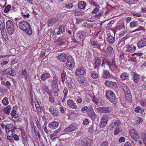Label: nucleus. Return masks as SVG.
I'll return each mask as SVG.
<instances>
[{"label":"nucleus","instance_id":"nucleus-1","mask_svg":"<svg viewBox=\"0 0 146 146\" xmlns=\"http://www.w3.org/2000/svg\"><path fill=\"white\" fill-rule=\"evenodd\" d=\"M19 28L25 31L27 34L31 35L32 33V30L29 23L27 21H22L19 23Z\"/></svg>","mask_w":146,"mask_h":146},{"label":"nucleus","instance_id":"nucleus-2","mask_svg":"<svg viewBox=\"0 0 146 146\" xmlns=\"http://www.w3.org/2000/svg\"><path fill=\"white\" fill-rule=\"evenodd\" d=\"M6 29L9 35H12L15 31V28L13 22L9 20L6 22Z\"/></svg>","mask_w":146,"mask_h":146},{"label":"nucleus","instance_id":"nucleus-3","mask_svg":"<svg viewBox=\"0 0 146 146\" xmlns=\"http://www.w3.org/2000/svg\"><path fill=\"white\" fill-rule=\"evenodd\" d=\"M107 98L113 104H115L116 98L114 93L111 91H107L106 92Z\"/></svg>","mask_w":146,"mask_h":146},{"label":"nucleus","instance_id":"nucleus-4","mask_svg":"<svg viewBox=\"0 0 146 146\" xmlns=\"http://www.w3.org/2000/svg\"><path fill=\"white\" fill-rule=\"evenodd\" d=\"M97 111L99 113H109L113 111V109L111 107H102L97 108Z\"/></svg>","mask_w":146,"mask_h":146},{"label":"nucleus","instance_id":"nucleus-5","mask_svg":"<svg viewBox=\"0 0 146 146\" xmlns=\"http://www.w3.org/2000/svg\"><path fill=\"white\" fill-rule=\"evenodd\" d=\"M78 126V125L75 123H71L65 128L64 130L66 132L72 131L77 128Z\"/></svg>","mask_w":146,"mask_h":146},{"label":"nucleus","instance_id":"nucleus-6","mask_svg":"<svg viewBox=\"0 0 146 146\" xmlns=\"http://www.w3.org/2000/svg\"><path fill=\"white\" fill-rule=\"evenodd\" d=\"M109 119H110V117L108 115L106 114L103 115L101 119L100 125L101 127H105Z\"/></svg>","mask_w":146,"mask_h":146},{"label":"nucleus","instance_id":"nucleus-7","mask_svg":"<svg viewBox=\"0 0 146 146\" xmlns=\"http://www.w3.org/2000/svg\"><path fill=\"white\" fill-rule=\"evenodd\" d=\"M66 61V66L67 67L70 68L74 67V60L72 57L70 56H69L67 57Z\"/></svg>","mask_w":146,"mask_h":146},{"label":"nucleus","instance_id":"nucleus-8","mask_svg":"<svg viewBox=\"0 0 146 146\" xmlns=\"http://www.w3.org/2000/svg\"><path fill=\"white\" fill-rule=\"evenodd\" d=\"M83 37V35L81 31H78L76 34V36L73 39V41L75 43H78L80 42L81 39Z\"/></svg>","mask_w":146,"mask_h":146},{"label":"nucleus","instance_id":"nucleus-9","mask_svg":"<svg viewBox=\"0 0 146 146\" xmlns=\"http://www.w3.org/2000/svg\"><path fill=\"white\" fill-rule=\"evenodd\" d=\"M58 80V76L55 75L53 76L52 79H49L48 80V83L51 85L52 87H53L57 84Z\"/></svg>","mask_w":146,"mask_h":146},{"label":"nucleus","instance_id":"nucleus-10","mask_svg":"<svg viewBox=\"0 0 146 146\" xmlns=\"http://www.w3.org/2000/svg\"><path fill=\"white\" fill-rule=\"evenodd\" d=\"M123 28H125L124 23L123 19H121L117 22L115 29L116 31H119Z\"/></svg>","mask_w":146,"mask_h":146},{"label":"nucleus","instance_id":"nucleus-11","mask_svg":"<svg viewBox=\"0 0 146 146\" xmlns=\"http://www.w3.org/2000/svg\"><path fill=\"white\" fill-rule=\"evenodd\" d=\"M87 114L92 120L96 119V115L92 108H90L87 110Z\"/></svg>","mask_w":146,"mask_h":146},{"label":"nucleus","instance_id":"nucleus-12","mask_svg":"<svg viewBox=\"0 0 146 146\" xmlns=\"http://www.w3.org/2000/svg\"><path fill=\"white\" fill-rule=\"evenodd\" d=\"M130 135L132 138L135 140H137L139 138L137 132L134 129H131L129 131Z\"/></svg>","mask_w":146,"mask_h":146},{"label":"nucleus","instance_id":"nucleus-13","mask_svg":"<svg viewBox=\"0 0 146 146\" xmlns=\"http://www.w3.org/2000/svg\"><path fill=\"white\" fill-rule=\"evenodd\" d=\"M121 123V121L117 119L112 121V123L109 125V127H111L112 128H116L119 126Z\"/></svg>","mask_w":146,"mask_h":146},{"label":"nucleus","instance_id":"nucleus-14","mask_svg":"<svg viewBox=\"0 0 146 146\" xmlns=\"http://www.w3.org/2000/svg\"><path fill=\"white\" fill-rule=\"evenodd\" d=\"M107 41L109 44H113L115 41V37L114 36L110 33H108L107 35Z\"/></svg>","mask_w":146,"mask_h":146},{"label":"nucleus","instance_id":"nucleus-15","mask_svg":"<svg viewBox=\"0 0 146 146\" xmlns=\"http://www.w3.org/2000/svg\"><path fill=\"white\" fill-rule=\"evenodd\" d=\"M15 129V127L11 124H8L5 127V130L6 133H9L10 131H11L12 133L13 132Z\"/></svg>","mask_w":146,"mask_h":146},{"label":"nucleus","instance_id":"nucleus-16","mask_svg":"<svg viewBox=\"0 0 146 146\" xmlns=\"http://www.w3.org/2000/svg\"><path fill=\"white\" fill-rule=\"evenodd\" d=\"M105 84L109 87L116 88L117 87L116 83L114 81L106 80L105 82Z\"/></svg>","mask_w":146,"mask_h":146},{"label":"nucleus","instance_id":"nucleus-17","mask_svg":"<svg viewBox=\"0 0 146 146\" xmlns=\"http://www.w3.org/2000/svg\"><path fill=\"white\" fill-rule=\"evenodd\" d=\"M67 104L70 108L72 109H76L77 106L72 100L69 99L67 101Z\"/></svg>","mask_w":146,"mask_h":146},{"label":"nucleus","instance_id":"nucleus-18","mask_svg":"<svg viewBox=\"0 0 146 146\" xmlns=\"http://www.w3.org/2000/svg\"><path fill=\"white\" fill-rule=\"evenodd\" d=\"M102 77L104 78L110 79L113 78V76L110 74L109 72L107 70H104Z\"/></svg>","mask_w":146,"mask_h":146},{"label":"nucleus","instance_id":"nucleus-19","mask_svg":"<svg viewBox=\"0 0 146 146\" xmlns=\"http://www.w3.org/2000/svg\"><path fill=\"white\" fill-rule=\"evenodd\" d=\"M146 46V38H143L139 41L137 44L139 48H142Z\"/></svg>","mask_w":146,"mask_h":146},{"label":"nucleus","instance_id":"nucleus-20","mask_svg":"<svg viewBox=\"0 0 146 146\" xmlns=\"http://www.w3.org/2000/svg\"><path fill=\"white\" fill-rule=\"evenodd\" d=\"M58 123L56 121H53L48 124V127L50 129H56L58 125Z\"/></svg>","mask_w":146,"mask_h":146},{"label":"nucleus","instance_id":"nucleus-21","mask_svg":"<svg viewBox=\"0 0 146 146\" xmlns=\"http://www.w3.org/2000/svg\"><path fill=\"white\" fill-rule=\"evenodd\" d=\"M132 74V79L135 83H138L140 80V75L134 72H133Z\"/></svg>","mask_w":146,"mask_h":146},{"label":"nucleus","instance_id":"nucleus-22","mask_svg":"<svg viewBox=\"0 0 146 146\" xmlns=\"http://www.w3.org/2000/svg\"><path fill=\"white\" fill-rule=\"evenodd\" d=\"M126 49L125 51L126 52H132L134 51L136 48L135 46L132 47L130 45H127L125 47Z\"/></svg>","mask_w":146,"mask_h":146},{"label":"nucleus","instance_id":"nucleus-23","mask_svg":"<svg viewBox=\"0 0 146 146\" xmlns=\"http://www.w3.org/2000/svg\"><path fill=\"white\" fill-rule=\"evenodd\" d=\"M57 58L60 61L64 62L66 60L67 56L66 54L63 52L58 55L57 56Z\"/></svg>","mask_w":146,"mask_h":146},{"label":"nucleus","instance_id":"nucleus-24","mask_svg":"<svg viewBox=\"0 0 146 146\" xmlns=\"http://www.w3.org/2000/svg\"><path fill=\"white\" fill-rule=\"evenodd\" d=\"M49 111L53 116L57 117L58 116V113L56 108L51 106L49 109Z\"/></svg>","mask_w":146,"mask_h":146},{"label":"nucleus","instance_id":"nucleus-25","mask_svg":"<svg viewBox=\"0 0 146 146\" xmlns=\"http://www.w3.org/2000/svg\"><path fill=\"white\" fill-rule=\"evenodd\" d=\"M16 111L13 110L10 113L11 115L13 117L12 118V119L14 121H17L19 119L18 116L16 115Z\"/></svg>","mask_w":146,"mask_h":146},{"label":"nucleus","instance_id":"nucleus-26","mask_svg":"<svg viewBox=\"0 0 146 146\" xmlns=\"http://www.w3.org/2000/svg\"><path fill=\"white\" fill-rule=\"evenodd\" d=\"M94 61L95 62V64L94 65V68H97L100 65L101 60L99 57H96L94 59Z\"/></svg>","mask_w":146,"mask_h":146},{"label":"nucleus","instance_id":"nucleus-27","mask_svg":"<svg viewBox=\"0 0 146 146\" xmlns=\"http://www.w3.org/2000/svg\"><path fill=\"white\" fill-rule=\"evenodd\" d=\"M55 43L57 45L61 46L64 43V39L60 37L55 41Z\"/></svg>","mask_w":146,"mask_h":146},{"label":"nucleus","instance_id":"nucleus-28","mask_svg":"<svg viewBox=\"0 0 146 146\" xmlns=\"http://www.w3.org/2000/svg\"><path fill=\"white\" fill-rule=\"evenodd\" d=\"M85 72L84 69L82 68L77 70L76 71L75 74L77 76L80 75H83L85 73Z\"/></svg>","mask_w":146,"mask_h":146},{"label":"nucleus","instance_id":"nucleus-29","mask_svg":"<svg viewBox=\"0 0 146 146\" xmlns=\"http://www.w3.org/2000/svg\"><path fill=\"white\" fill-rule=\"evenodd\" d=\"M4 72L7 74L13 76L15 74V73L14 70L11 69H8L5 70Z\"/></svg>","mask_w":146,"mask_h":146},{"label":"nucleus","instance_id":"nucleus-30","mask_svg":"<svg viewBox=\"0 0 146 146\" xmlns=\"http://www.w3.org/2000/svg\"><path fill=\"white\" fill-rule=\"evenodd\" d=\"M50 77V74L48 73L42 74L40 76V78L42 80L45 81L47 78H49Z\"/></svg>","mask_w":146,"mask_h":146},{"label":"nucleus","instance_id":"nucleus-31","mask_svg":"<svg viewBox=\"0 0 146 146\" xmlns=\"http://www.w3.org/2000/svg\"><path fill=\"white\" fill-rule=\"evenodd\" d=\"M11 105H8L4 108L3 110L4 113L7 115H9L11 109Z\"/></svg>","mask_w":146,"mask_h":146},{"label":"nucleus","instance_id":"nucleus-32","mask_svg":"<svg viewBox=\"0 0 146 146\" xmlns=\"http://www.w3.org/2000/svg\"><path fill=\"white\" fill-rule=\"evenodd\" d=\"M129 74L126 72L122 74L120 76V79L121 80H124L128 78Z\"/></svg>","mask_w":146,"mask_h":146},{"label":"nucleus","instance_id":"nucleus-33","mask_svg":"<svg viewBox=\"0 0 146 146\" xmlns=\"http://www.w3.org/2000/svg\"><path fill=\"white\" fill-rule=\"evenodd\" d=\"M75 16H82L84 14V12L78 11V9H76L73 12Z\"/></svg>","mask_w":146,"mask_h":146},{"label":"nucleus","instance_id":"nucleus-34","mask_svg":"<svg viewBox=\"0 0 146 146\" xmlns=\"http://www.w3.org/2000/svg\"><path fill=\"white\" fill-rule=\"evenodd\" d=\"M42 89L44 90L47 94H48L49 96L51 95V94L48 88V86L44 84L42 86Z\"/></svg>","mask_w":146,"mask_h":146},{"label":"nucleus","instance_id":"nucleus-35","mask_svg":"<svg viewBox=\"0 0 146 146\" xmlns=\"http://www.w3.org/2000/svg\"><path fill=\"white\" fill-rule=\"evenodd\" d=\"M86 6V3L83 1H80L79 2L78 6L81 9H84Z\"/></svg>","mask_w":146,"mask_h":146},{"label":"nucleus","instance_id":"nucleus-36","mask_svg":"<svg viewBox=\"0 0 146 146\" xmlns=\"http://www.w3.org/2000/svg\"><path fill=\"white\" fill-rule=\"evenodd\" d=\"M122 87L125 94L130 92L128 87L125 84H123L122 85Z\"/></svg>","mask_w":146,"mask_h":146},{"label":"nucleus","instance_id":"nucleus-37","mask_svg":"<svg viewBox=\"0 0 146 146\" xmlns=\"http://www.w3.org/2000/svg\"><path fill=\"white\" fill-rule=\"evenodd\" d=\"M125 94L126 95V99L127 101L128 102H131L132 100L131 93H129Z\"/></svg>","mask_w":146,"mask_h":146},{"label":"nucleus","instance_id":"nucleus-38","mask_svg":"<svg viewBox=\"0 0 146 146\" xmlns=\"http://www.w3.org/2000/svg\"><path fill=\"white\" fill-rule=\"evenodd\" d=\"M57 21V20L56 18H53L48 21V24L50 26H52Z\"/></svg>","mask_w":146,"mask_h":146},{"label":"nucleus","instance_id":"nucleus-39","mask_svg":"<svg viewBox=\"0 0 146 146\" xmlns=\"http://www.w3.org/2000/svg\"><path fill=\"white\" fill-rule=\"evenodd\" d=\"M83 27L86 28H91L93 27V25L91 23L84 22L82 25Z\"/></svg>","mask_w":146,"mask_h":146},{"label":"nucleus","instance_id":"nucleus-40","mask_svg":"<svg viewBox=\"0 0 146 146\" xmlns=\"http://www.w3.org/2000/svg\"><path fill=\"white\" fill-rule=\"evenodd\" d=\"M91 70L90 71V74L91 77L94 79H96L97 78L98 75L96 73L95 71H92L91 69H90Z\"/></svg>","mask_w":146,"mask_h":146},{"label":"nucleus","instance_id":"nucleus-41","mask_svg":"<svg viewBox=\"0 0 146 146\" xmlns=\"http://www.w3.org/2000/svg\"><path fill=\"white\" fill-rule=\"evenodd\" d=\"M21 135L23 140L24 141H26L27 140V136L24 130H21Z\"/></svg>","mask_w":146,"mask_h":146},{"label":"nucleus","instance_id":"nucleus-42","mask_svg":"<svg viewBox=\"0 0 146 146\" xmlns=\"http://www.w3.org/2000/svg\"><path fill=\"white\" fill-rule=\"evenodd\" d=\"M0 29L1 32L6 31L5 27V24L4 22H1L0 24Z\"/></svg>","mask_w":146,"mask_h":146},{"label":"nucleus","instance_id":"nucleus-43","mask_svg":"<svg viewBox=\"0 0 146 146\" xmlns=\"http://www.w3.org/2000/svg\"><path fill=\"white\" fill-rule=\"evenodd\" d=\"M138 24L137 22L133 21L130 23L129 26L130 28H132L137 27L138 25Z\"/></svg>","mask_w":146,"mask_h":146},{"label":"nucleus","instance_id":"nucleus-44","mask_svg":"<svg viewBox=\"0 0 146 146\" xmlns=\"http://www.w3.org/2000/svg\"><path fill=\"white\" fill-rule=\"evenodd\" d=\"M90 42L91 44L96 48H98L99 47V44L97 41L91 40Z\"/></svg>","mask_w":146,"mask_h":146},{"label":"nucleus","instance_id":"nucleus-45","mask_svg":"<svg viewBox=\"0 0 146 146\" xmlns=\"http://www.w3.org/2000/svg\"><path fill=\"white\" fill-rule=\"evenodd\" d=\"M95 6L96 7L92 12V14L97 13L99 10L100 7L98 5Z\"/></svg>","mask_w":146,"mask_h":146},{"label":"nucleus","instance_id":"nucleus-46","mask_svg":"<svg viewBox=\"0 0 146 146\" xmlns=\"http://www.w3.org/2000/svg\"><path fill=\"white\" fill-rule=\"evenodd\" d=\"M78 81L80 84L85 83L86 82V80L83 77L78 79Z\"/></svg>","mask_w":146,"mask_h":146},{"label":"nucleus","instance_id":"nucleus-47","mask_svg":"<svg viewBox=\"0 0 146 146\" xmlns=\"http://www.w3.org/2000/svg\"><path fill=\"white\" fill-rule=\"evenodd\" d=\"M141 139L144 144L146 146V133H143L141 135Z\"/></svg>","mask_w":146,"mask_h":146},{"label":"nucleus","instance_id":"nucleus-48","mask_svg":"<svg viewBox=\"0 0 146 146\" xmlns=\"http://www.w3.org/2000/svg\"><path fill=\"white\" fill-rule=\"evenodd\" d=\"M1 33L4 39L5 40H7L8 39V37L6 31L1 32Z\"/></svg>","mask_w":146,"mask_h":146},{"label":"nucleus","instance_id":"nucleus-49","mask_svg":"<svg viewBox=\"0 0 146 146\" xmlns=\"http://www.w3.org/2000/svg\"><path fill=\"white\" fill-rule=\"evenodd\" d=\"M87 3H88L90 5H93L94 6H96L98 4L96 3L92 0H86Z\"/></svg>","mask_w":146,"mask_h":146},{"label":"nucleus","instance_id":"nucleus-50","mask_svg":"<svg viewBox=\"0 0 146 146\" xmlns=\"http://www.w3.org/2000/svg\"><path fill=\"white\" fill-rule=\"evenodd\" d=\"M21 75L24 76L25 79H26L27 78V72L26 70H23L21 73Z\"/></svg>","mask_w":146,"mask_h":146},{"label":"nucleus","instance_id":"nucleus-51","mask_svg":"<svg viewBox=\"0 0 146 146\" xmlns=\"http://www.w3.org/2000/svg\"><path fill=\"white\" fill-rule=\"evenodd\" d=\"M2 103L4 105H7L9 104L8 99L7 97H5L2 101Z\"/></svg>","mask_w":146,"mask_h":146},{"label":"nucleus","instance_id":"nucleus-52","mask_svg":"<svg viewBox=\"0 0 146 146\" xmlns=\"http://www.w3.org/2000/svg\"><path fill=\"white\" fill-rule=\"evenodd\" d=\"M11 7L10 5H8L6 6L5 8L4 12L6 13L8 12L10 9Z\"/></svg>","mask_w":146,"mask_h":146},{"label":"nucleus","instance_id":"nucleus-53","mask_svg":"<svg viewBox=\"0 0 146 146\" xmlns=\"http://www.w3.org/2000/svg\"><path fill=\"white\" fill-rule=\"evenodd\" d=\"M96 127V126H94V125H92L89 128L88 131H89L90 133H92L95 130V127Z\"/></svg>","mask_w":146,"mask_h":146},{"label":"nucleus","instance_id":"nucleus-54","mask_svg":"<svg viewBox=\"0 0 146 146\" xmlns=\"http://www.w3.org/2000/svg\"><path fill=\"white\" fill-rule=\"evenodd\" d=\"M113 23V20L111 21L107 25L106 27V29H110L111 27L112 24Z\"/></svg>","mask_w":146,"mask_h":146},{"label":"nucleus","instance_id":"nucleus-55","mask_svg":"<svg viewBox=\"0 0 146 146\" xmlns=\"http://www.w3.org/2000/svg\"><path fill=\"white\" fill-rule=\"evenodd\" d=\"M143 119L141 117H137L136 119V124H139L143 121Z\"/></svg>","mask_w":146,"mask_h":146},{"label":"nucleus","instance_id":"nucleus-56","mask_svg":"<svg viewBox=\"0 0 146 146\" xmlns=\"http://www.w3.org/2000/svg\"><path fill=\"white\" fill-rule=\"evenodd\" d=\"M87 146H91L92 144V141L90 139H87L86 143Z\"/></svg>","mask_w":146,"mask_h":146},{"label":"nucleus","instance_id":"nucleus-57","mask_svg":"<svg viewBox=\"0 0 146 146\" xmlns=\"http://www.w3.org/2000/svg\"><path fill=\"white\" fill-rule=\"evenodd\" d=\"M58 29L60 30L62 32H63L64 31L65 29V26L64 25H62L59 27Z\"/></svg>","mask_w":146,"mask_h":146},{"label":"nucleus","instance_id":"nucleus-58","mask_svg":"<svg viewBox=\"0 0 146 146\" xmlns=\"http://www.w3.org/2000/svg\"><path fill=\"white\" fill-rule=\"evenodd\" d=\"M31 126V130L32 132H35V127L34 125V123L32 121H31L30 122Z\"/></svg>","mask_w":146,"mask_h":146},{"label":"nucleus","instance_id":"nucleus-59","mask_svg":"<svg viewBox=\"0 0 146 146\" xmlns=\"http://www.w3.org/2000/svg\"><path fill=\"white\" fill-rule=\"evenodd\" d=\"M113 50V48H112L110 46H109L107 47L106 50V52L107 53H112Z\"/></svg>","mask_w":146,"mask_h":146},{"label":"nucleus","instance_id":"nucleus-60","mask_svg":"<svg viewBox=\"0 0 146 146\" xmlns=\"http://www.w3.org/2000/svg\"><path fill=\"white\" fill-rule=\"evenodd\" d=\"M76 101L77 102L79 103H80L82 102V99L80 96H78L76 99Z\"/></svg>","mask_w":146,"mask_h":146},{"label":"nucleus","instance_id":"nucleus-61","mask_svg":"<svg viewBox=\"0 0 146 146\" xmlns=\"http://www.w3.org/2000/svg\"><path fill=\"white\" fill-rule=\"evenodd\" d=\"M73 4L72 3H68L65 5V7L67 9H71L73 7Z\"/></svg>","mask_w":146,"mask_h":146},{"label":"nucleus","instance_id":"nucleus-62","mask_svg":"<svg viewBox=\"0 0 146 146\" xmlns=\"http://www.w3.org/2000/svg\"><path fill=\"white\" fill-rule=\"evenodd\" d=\"M12 137L16 141L19 140V137L15 134L13 133L12 134Z\"/></svg>","mask_w":146,"mask_h":146},{"label":"nucleus","instance_id":"nucleus-63","mask_svg":"<svg viewBox=\"0 0 146 146\" xmlns=\"http://www.w3.org/2000/svg\"><path fill=\"white\" fill-rule=\"evenodd\" d=\"M71 81V80L69 82H67V86L70 89L72 88H73V86L70 82Z\"/></svg>","mask_w":146,"mask_h":146},{"label":"nucleus","instance_id":"nucleus-64","mask_svg":"<svg viewBox=\"0 0 146 146\" xmlns=\"http://www.w3.org/2000/svg\"><path fill=\"white\" fill-rule=\"evenodd\" d=\"M54 93V96H57L58 95V88H55Z\"/></svg>","mask_w":146,"mask_h":146}]
</instances>
